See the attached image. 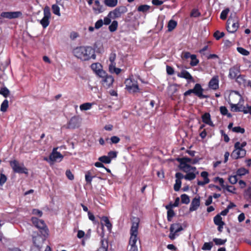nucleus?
<instances>
[{
    "mask_svg": "<svg viewBox=\"0 0 251 251\" xmlns=\"http://www.w3.org/2000/svg\"><path fill=\"white\" fill-rule=\"evenodd\" d=\"M74 55L83 61L95 59L96 55L95 50L91 46H79L74 48L73 50Z\"/></svg>",
    "mask_w": 251,
    "mask_h": 251,
    "instance_id": "nucleus-1",
    "label": "nucleus"
},
{
    "mask_svg": "<svg viewBox=\"0 0 251 251\" xmlns=\"http://www.w3.org/2000/svg\"><path fill=\"white\" fill-rule=\"evenodd\" d=\"M140 221V219L138 217H134L132 219V226L130 230V237L128 246V251H138L136 243L138 241L140 242L138 237Z\"/></svg>",
    "mask_w": 251,
    "mask_h": 251,
    "instance_id": "nucleus-2",
    "label": "nucleus"
},
{
    "mask_svg": "<svg viewBox=\"0 0 251 251\" xmlns=\"http://www.w3.org/2000/svg\"><path fill=\"white\" fill-rule=\"evenodd\" d=\"M226 29L230 33L235 32L239 27V18L236 13H231L226 22Z\"/></svg>",
    "mask_w": 251,
    "mask_h": 251,
    "instance_id": "nucleus-3",
    "label": "nucleus"
},
{
    "mask_svg": "<svg viewBox=\"0 0 251 251\" xmlns=\"http://www.w3.org/2000/svg\"><path fill=\"white\" fill-rule=\"evenodd\" d=\"M126 89L130 93H135L140 92V89L139 87L137 81L130 77L126 79L125 81Z\"/></svg>",
    "mask_w": 251,
    "mask_h": 251,
    "instance_id": "nucleus-4",
    "label": "nucleus"
},
{
    "mask_svg": "<svg viewBox=\"0 0 251 251\" xmlns=\"http://www.w3.org/2000/svg\"><path fill=\"white\" fill-rule=\"evenodd\" d=\"M180 163L179 168L180 170L185 173L190 172L191 171H196V168L192 167L190 164H192V159L188 157H183L178 159Z\"/></svg>",
    "mask_w": 251,
    "mask_h": 251,
    "instance_id": "nucleus-5",
    "label": "nucleus"
},
{
    "mask_svg": "<svg viewBox=\"0 0 251 251\" xmlns=\"http://www.w3.org/2000/svg\"><path fill=\"white\" fill-rule=\"evenodd\" d=\"M10 165L15 173L28 174L27 169L24 166L23 163H20L18 161L14 160L10 162Z\"/></svg>",
    "mask_w": 251,
    "mask_h": 251,
    "instance_id": "nucleus-6",
    "label": "nucleus"
},
{
    "mask_svg": "<svg viewBox=\"0 0 251 251\" xmlns=\"http://www.w3.org/2000/svg\"><path fill=\"white\" fill-rule=\"evenodd\" d=\"M183 230V228L181 224L174 223L172 224L170 228L169 238L171 240H174L179 235L178 233Z\"/></svg>",
    "mask_w": 251,
    "mask_h": 251,
    "instance_id": "nucleus-7",
    "label": "nucleus"
},
{
    "mask_svg": "<svg viewBox=\"0 0 251 251\" xmlns=\"http://www.w3.org/2000/svg\"><path fill=\"white\" fill-rule=\"evenodd\" d=\"M50 17L51 13L50 7L46 6L44 9V17L40 21V23L44 28H46L49 25Z\"/></svg>",
    "mask_w": 251,
    "mask_h": 251,
    "instance_id": "nucleus-8",
    "label": "nucleus"
},
{
    "mask_svg": "<svg viewBox=\"0 0 251 251\" xmlns=\"http://www.w3.org/2000/svg\"><path fill=\"white\" fill-rule=\"evenodd\" d=\"M127 9L125 6H120L115 9L113 11L109 12L108 16L112 19H115L121 16L122 14L125 13Z\"/></svg>",
    "mask_w": 251,
    "mask_h": 251,
    "instance_id": "nucleus-9",
    "label": "nucleus"
},
{
    "mask_svg": "<svg viewBox=\"0 0 251 251\" xmlns=\"http://www.w3.org/2000/svg\"><path fill=\"white\" fill-rule=\"evenodd\" d=\"M57 150V148H54L49 157L50 161L52 164L55 162H60L63 158V156Z\"/></svg>",
    "mask_w": 251,
    "mask_h": 251,
    "instance_id": "nucleus-10",
    "label": "nucleus"
},
{
    "mask_svg": "<svg viewBox=\"0 0 251 251\" xmlns=\"http://www.w3.org/2000/svg\"><path fill=\"white\" fill-rule=\"evenodd\" d=\"M22 13L20 11L2 12L0 13V17L9 19H16L21 17Z\"/></svg>",
    "mask_w": 251,
    "mask_h": 251,
    "instance_id": "nucleus-11",
    "label": "nucleus"
},
{
    "mask_svg": "<svg viewBox=\"0 0 251 251\" xmlns=\"http://www.w3.org/2000/svg\"><path fill=\"white\" fill-rule=\"evenodd\" d=\"M235 149L231 154V157L234 159H237L239 158L243 157L246 154V151L244 149L239 148H234Z\"/></svg>",
    "mask_w": 251,
    "mask_h": 251,
    "instance_id": "nucleus-12",
    "label": "nucleus"
},
{
    "mask_svg": "<svg viewBox=\"0 0 251 251\" xmlns=\"http://www.w3.org/2000/svg\"><path fill=\"white\" fill-rule=\"evenodd\" d=\"M33 242L36 248H41L43 244L45 238L38 234H35L32 237Z\"/></svg>",
    "mask_w": 251,
    "mask_h": 251,
    "instance_id": "nucleus-13",
    "label": "nucleus"
},
{
    "mask_svg": "<svg viewBox=\"0 0 251 251\" xmlns=\"http://www.w3.org/2000/svg\"><path fill=\"white\" fill-rule=\"evenodd\" d=\"M193 90L194 94H195V95L198 96L199 98L203 99L207 98V96L203 95L202 93L203 89L200 84H196L193 88Z\"/></svg>",
    "mask_w": 251,
    "mask_h": 251,
    "instance_id": "nucleus-14",
    "label": "nucleus"
},
{
    "mask_svg": "<svg viewBox=\"0 0 251 251\" xmlns=\"http://www.w3.org/2000/svg\"><path fill=\"white\" fill-rule=\"evenodd\" d=\"M91 68L100 76H104L105 72L101 69V66L100 63H93L91 66Z\"/></svg>",
    "mask_w": 251,
    "mask_h": 251,
    "instance_id": "nucleus-15",
    "label": "nucleus"
},
{
    "mask_svg": "<svg viewBox=\"0 0 251 251\" xmlns=\"http://www.w3.org/2000/svg\"><path fill=\"white\" fill-rule=\"evenodd\" d=\"M240 74V67L236 66H234L229 70L228 77L230 79H235Z\"/></svg>",
    "mask_w": 251,
    "mask_h": 251,
    "instance_id": "nucleus-16",
    "label": "nucleus"
},
{
    "mask_svg": "<svg viewBox=\"0 0 251 251\" xmlns=\"http://www.w3.org/2000/svg\"><path fill=\"white\" fill-rule=\"evenodd\" d=\"M241 96L237 92L234 91L231 93L229 96V103H235L241 100Z\"/></svg>",
    "mask_w": 251,
    "mask_h": 251,
    "instance_id": "nucleus-17",
    "label": "nucleus"
},
{
    "mask_svg": "<svg viewBox=\"0 0 251 251\" xmlns=\"http://www.w3.org/2000/svg\"><path fill=\"white\" fill-rule=\"evenodd\" d=\"M31 221L32 224L38 228L44 229L47 228L45 223L44 221L42 220H39L35 217H32L31 218Z\"/></svg>",
    "mask_w": 251,
    "mask_h": 251,
    "instance_id": "nucleus-18",
    "label": "nucleus"
},
{
    "mask_svg": "<svg viewBox=\"0 0 251 251\" xmlns=\"http://www.w3.org/2000/svg\"><path fill=\"white\" fill-rule=\"evenodd\" d=\"M219 76L218 75L214 76L209 82V87L213 90L218 89L219 88Z\"/></svg>",
    "mask_w": 251,
    "mask_h": 251,
    "instance_id": "nucleus-19",
    "label": "nucleus"
},
{
    "mask_svg": "<svg viewBox=\"0 0 251 251\" xmlns=\"http://www.w3.org/2000/svg\"><path fill=\"white\" fill-rule=\"evenodd\" d=\"M103 78L102 82L104 86L109 87L114 82V78L111 75H107L105 72L104 76H100Z\"/></svg>",
    "mask_w": 251,
    "mask_h": 251,
    "instance_id": "nucleus-20",
    "label": "nucleus"
},
{
    "mask_svg": "<svg viewBox=\"0 0 251 251\" xmlns=\"http://www.w3.org/2000/svg\"><path fill=\"white\" fill-rule=\"evenodd\" d=\"M200 205V197H195L191 202L189 208L190 211H194L196 210Z\"/></svg>",
    "mask_w": 251,
    "mask_h": 251,
    "instance_id": "nucleus-21",
    "label": "nucleus"
},
{
    "mask_svg": "<svg viewBox=\"0 0 251 251\" xmlns=\"http://www.w3.org/2000/svg\"><path fill=\"white\" fill-rule=\"evenodd\" d=\"M177 76L181 78H184L188 80L194 82V80L191 74L187 71L183 70L177 75Z\"/></svg>",
    "mask_w": 251,
    "mask_h": 251,
    "instance_id": "nucleus-22",
    "label": "nucleus"
},
{
    "mask_svg": "<svg viewBox=\"0 0 251 251\" xmlns=\"http://www.w3.org/2000/svg\"><path fill=\"white\" fill-rule=\"evenodd\" d=\"M202 122L210 126H213L212 122L211 120L210 115L208 113H206L202 116Z\"/></svg>",
    "mask_w": 251,
    "mask_h": 251,
    "instance_id": "nucleus-23",
    "label": "nucleus"
},
{
    "mask_svg": "<svg viewBox=\"0 0 251 251\" xmlns=\"http://www.w3.org/2000/svg\"><path fill=\"white\" fill-rule=\"evenodd\" d=\"M93 10L96 13H100L103 11L102 5H100V1L98 0L95 1V6L93 7Z\"/></svg>",
    "mask_w": 251,
    "mask_h": 251,
    "instance_id": "nucleus-24",
    "label": "nucleus"
},
{
    "mask_svg": "<svg viewBox=\"0 0 251 251\" xmlns=\"http://www.w3.org/2000/svg\"><path fill=\"white\" fill-rule=\"evenodd\" d=\"M187 174L184 176V178L186 180H192L196 178V174H198V172L191 171L186 173Z\"/></svg>",
    "mask_w": 251,
    "mask_h": 251,
    "instance_id": "nucleus-25",
    "label": "nucleus"
},
{
    "mask_svg": "<svg viewBox=\"0 0 251 251\" xmlns=\"http://www.w3.org/2000/svg\"><path fill=\"white\" fill-rule=\"evenodd\" d=\"M108 246L107 241L105 240L101 239L100 241V247L97 251H107Z\"/></svg>",
    "mask_w": 251,
    "mask_h": 251,
    "instance_id": "nucleus-26",
    "label": "nucleus"
},
{
    "mask_svg": "<svg viewBox=\"0 0 251 251\" xmlns=\"http://www.w3.org/2000/svg\"><path fill=\"white\" fill-rule=\"evenodd\" d=\"M231 110L234 112L243 111L244 107L242 106H238V103H230Z\"/></svg>",
    "mask_w": 251,
    "mask_h": 251,
    "instance_id": "nucleus-27",
    "label": "nucleus"
},
{
    "mask_svg": "<svg viewBox=\"0 0 251 251\" xmlns=\"http://www.w3.org/2000/svg\"><path fill=\"white\" fill-rule=\"evenodd\" d=\"M94 103L86 102L81 104L79 106L81 111H86L90 109Z\"/></svg>",
    "mask_w": 251,
    "mask_h": 251,
    "instance_id": "nucleus-28",
    "label": "nucleus"
},
{
    "mask_svg": "<svg viewBox=\"0 0 251 251\" xmlns=\"http://www.w3.org/2000/svg\"><path fill=\"white\" fill-rule=\"evenodd\" d=\"M104 4L110 7H113L117 5L118 3L117 0H104Z\"/></svg>",
    "mask_w": 251,
    "mask_h": 251,
    "instance_id": "nucleus-29",
    "label": "nucleus"
},
{
    "mask_svg": "<svg viewBox=\"0 0 251 251\" xmlns=\"http://www.w3.org/2000/svg\"><path fill=\"white\" fill-rule=\"evenodd\" d=\"M77 119L75 117L71 119L68 124V127L69 128H75L76 126Z\"/></svg>",
    "mask_w": 251,
    "mask_h": 251,
    "instance_id": "nucleus-30",
    "label": "nucleus"
},
{
    "mask_svg": "<svg viewBox=\"0 0 251 251\" xmlns=\"http://www.w3.org/2000/svg\"><path fill=\"white\" fill-rule=\"evenodd\" d=\"M177 23L176 21L171 20L169 21L168 24V28L169 31H172L176 26Z\"/></svg>",
    "mask_w": 251,
    "mask_h": 251,
    "instance_id": "nucleus-31",
    "label": "nucleus"
},
{
    "mask_svg": "<svg viewBox=\"0 0 251 251\" xmlns=\"http://www.w3.org/2000/svg\"><path fill=\"white\" fill-rule=\"evenodd\" d=\"M178 86L176 84H173L168 87L169 93L171 95H174L177 91Z\"/></svg>",
    "mask_w": 251,
    "mask_h": 251,
    "instance_id": "nucleus-32",
    "label": "nucleus"
},
{
    "mask_svg": "<svg viewBox=\"0 0 251 251\" xmlns=\"http://www.w3.org/2000/svg\"><path fill=\"white\" fill-rule=\"evenodd\" d=\"M115 66L116 64L109 65V69L111 73H115L116 74L118 75L120 73L121 70L119 68H116Z\"/></svg>",
    "mask_w": 251,
    "mask_h": 251,
    "instance_id": "nucleus-33",
    "label": "nucleus"
},
{
    "mask_svg": "<svg viewBox=\"0 0 251 251\" xmlns=\"http://www.w3.org/2000/svg\"><path fill=\"white\" fill-rule=\"evenodd\" d=\"M102 220L104 222L105 226L107 229L110 231L112 228V224L110 223L108 218L107 217L103 216L101 218Z\"/></svg>",
    "mask_w": 251,
    "mask_h": 251,
    "instance_id": "nucleus-34",
    "label": "nucleus"
},
{
    "mask_svg": "<svg viewBox=\"0 0 251 251\" xmlns=\"http://www.w3.org/2000/svg\"><path fill=\"white\" fill-rule=\"evenodd\" d=\"M236 81L240 85H245L246 83V79L245 78V76L243 75H239L236 78Z\"/></svg>",
    "mask_w": 251,
    "mask_h": 251,
    "instance_id": "nucleus-35",
    "label": "nucleus"
},
{
    "mask_svg": "<svg viewBox=\"0 0 251 251\" xmlns=\"http://www.w3.org/2000/svg\"><path fill=\"white\" fill-rule=\"evenodd\" d=\"M214 223L216 225H219L222 224H224L225 223L222 221V218L220 215H217L214 218Z\"/></svg>",
    "mask_w": 251,
    "mask_h": 251,
    "instance_id": "nucleus-36",
    "label": "nucleus"
},
{
    "mask_svg": "<svg viewBox=\"0 0 251 251\" xmlns=\"http://www.w3.org/2000/svg\"><path fill=\"white\" fill-rule=\"evenodd\" d=\"M8 101L7 100H5L1 104L0 111L5 112L7 111V108L8 107Z\"/></svg>",
    "mask_w": 251,
    "mask_h": 251,
    "instance_id": "nucleus-37",
    "label": "nucleus"
},
{
    "mask_svg": "<svg viewBox=\"0 0 251 251\" xmlns=\"http://www.w3.org/2000/svg\"><path fill=\"white\" fill-rule=\"evenodd\" d=\"M249 172L248 170L244 168H239L236 172V175L237 176H242L248 174Z\"/></svg>",
    "mask_w": 251,
    "mask_h": 251,
    "instance_id": "nucleus-38",
    "label": "nucleus"
},
{
    "mask_svg": "<svg viewBox=\"0 0 251 251\" xmlns=\"http://www.w3.org/2000/svg\"><path fill=\"white\" fill-rule=\"evenodd\" d=\"M118 22L116 21H114L112 23V24L109 26V29L111 32H114L116 31L118 27Z\"/></svg>",
    "mask_w": 251,
    "mask_h": 251,
    "instance_id": "nucleus-39",
    "label": "nucleus"
},
{
    "mask_svg": "<svg viewBox=\"0 0 251 251\" xmlns=\"http://www.w3.org/2000/svg\"><path fill=\"white\" fill-rule=\"evenodd\" d=\"M52 10L53 13L58 16H60L61 15L60 12V8L59 7L56 5V4H53L52 5Z\"/></svg>",
    "mask_w": 251,
    "mask_h": 251,
    "instance_id": "nucleus-40",
    "label": "nucleus"
},
{
    "mask_svg": "<svg viewBox=\"0 0 251 251\" xmlns=\"http://www.w3.org/2000/svg\"><path fill=\"white\" fill-rule=\"evenodd\" d=\"M99 160L102 163L106 164H109L111 162V159H110V157H108V156L105 155L99 157Z\"/></svg>",
    "mask_w": 251,
    "mask_h": 251,
    "instance_id": "nucleus-41",
    "label": "nucleus"
},
{
    "mask_svg": "<svg viewBox=\"0 0 251 251\" xmlns=\"http://www.w3.org/2000/svg\"><path fill=\"white\" fill-rule=\"evenodd\" d=\"M229 12V9L228 8H226L225 10H223L220 15V18L222 20H226Z\"/></svg>",
    "mask_w": 251,
    "mask_h": 251,
    "instance_id": "nucleus-42",
    "label": "nucleus"
},
{
    "mask_svg": "<svg viewBox=\"0 0 251 251\" xmlns=\"http://www.w3.org/2000/svg\"><path fill=\"white\" fill-rule=\"evenodd\" d=\"M212 247L213 243L212 242H206L204 243L202 247V250L204 251H209L211 249Z\"/></svg>",
    "mask_w": 251,
    "mask_h": 251,
    "instance_id": "nucleus-43",
    "label": "nucleus"
},
{
    "mask_svg": "<svg viewBox=\"0 0 251 251\" xmlns=\"http://www.w3.org/2000/svg\"><path fill=\"white\" fill-rule=\"evenodd\" d=\"M9 94V90L6 87L2 88L0 90V94L3 95L4 98H7Z\"/></svg>",
    "mask_w": 251,
    "mask_h": 251,
    "instance_id": "nucleus-44",
    "label": "nucleus"
},
{
    "mask_svg": "<svg viewBox=\"0 0 251 251\" xmlns=\"http://www.w3.org/2000/svg\"><path fill=\"white\" fill-rule=\"evenodd\" d=\"M181 202L183 203L188 204L190 202V199L186 194H182L181 195Z\"/></svg>",
    "mask_w": 251,
    "mask_h": 251,
    "instance_id": "nucleus-45",
    "label": "nucleus"
},
{
    "mask_svg": "<svg viewBox=\"0 0 251 251\" xmlns=\"http://www.w3.org/2000/svg\"><path fill=\"white\" fill-rule=\"evenodd\" d=\"M191 59V61L190 62V65L192 66H195L199 63V60L197 59L196 55L195 54H192L191 57L190 58Z\"/></svg>",
    "mask_w": 251,
    "mask_h": 251,
    "instance_id": "nucleus-46",
    "label": "nucleus"
},
{
    "mask_svg": "<svg viewBox=\"0 0 251 251\" xmlns=\"http://www.w3.org/2000/svg\"><path fill=\"white\" fill-rule=\"evenodd\" d=\"M150 8V6L148 5H141L138 7V10L139 11L145 12L149 10Z\"/></svg>",
    "mask_w": 251,
    "mask_h": 251,
    "instance_id": "nucleus-47",
    "label": "nucleus"
},
{
    "mask_svg": "<svg viewBox=\"0 0 251 251\" xmlns=\"http://www.w3.org/2000/svg\"><path fill=\"white\" fill-rule=\"evenodd\" d=\"M237 175L234 176H231L228 178V180L232 184H234L237 183L238 178Z\"/></svg>",
    "mask_w": 251,
    "mask_h": 251,
    "instance_id": "nucleus-48",
    "label": "nucleus"
},
{
    "mask_svg": "<svg viewBox=\"0 0 251 251\" xmlns=\"http://www.w3.org/2000/svg\"><path fill=\"white\" fill-rule=\"evenodd\" d=\"M181 185V181L180 180H179L178 179H176V183L174 185V190L176 191H178L180 188Z\"/></svg>",
    "mask_w": 251,
    "mask_h": 251,
    "instance_id": "nucleus-49",
    "label": "nucleus"
},
{
    "mask_svg": "<svg viewBox=\"0 0 251 251\" xmlns=\"http://www.w3.org/2000/svg\"><path fill=\"white\" fill-rule=\"evenodd\" d=\"M213 241L217 245H224L226 242V239L223 240L219 238H214L213 239Z\"/></svg>",
    "mask_w": 251,
    "mask_h": 251,
    "instance_id": "nucleus-50",
    "label": "nucleus"
},
{
    "mask_svg": "<svg viewBox=\"0 0 251 251\" xmlns=\"http://www.w3.org/2000/svg\"><path fill=\"white\" fill-rule=\"evenodd\" d=\"M175 215V212L173 209H169L167 211V219L168 221L171 222L172 218Z\"/></svg>",
    "mask_w": 251,
    "mask_h": 251,
    "instance_id": "nucleus-51",
    "label": "nucleus"
},
{
    "mask_svg": "<svg viewBox=\"0 0 251 251\" xmlns=\"http://www.w3.org/2000/svg\"><path fill=\"white\" fill-rule=\"evenodd\" d=\"M85 177L86 182L89 184H91L93 177L91 176V172L90 171H88L86 173Z\"/></svg>",
    "mask_w": 251,
    "mask_h": 251,
    "instance_id": "nucleus-52",
    "label": "nucleus"
},
{
    "mask_svg": "<svg viewBox=\"0 0 251 251\" xmlns=\"http://www.w3.org/2000/svg\"><path fill=\"white\" fill-rule=\"evenodd\" d=\"M116 54L115 52H111L109 56V61H110L111 63L109 65H113L116 64L115 62V60L116 59Z\"/></svg>",
    "mask_w": 251,
    "mask_h": 251,
    "instance_id": "nucleus-53",
    "label": "nucleus"
},
{
    "mask_svg": "<svg viewBox=\"0 0 251 251\" xmlns=\"http://www.w3.org/2000/svg\"><path fill=\"white\" fill-rule=\"evenodd\" d=\"M232 130L236 133H244L245 132V129L241 128L240 126H235L232 128Z\"/></svg>",
    "mask_w": 251,
    "mask_h": 251,
    "instance_id": "nucleus-54",
    "label": "nucleus"
},
{
    "mask_svg": "<svg viewBox=\"0 0 251 251\" xmlns=\"http://www.w3.org/2000/svg\"><path fill=\"white\" fill-rule=\"evenodd\" d=\"M225 34L223 32H220L219 31H216L214 34V36L217 40H219L221 38L224 36Z\"/></svg>",
    "mask_w": 251,
    "mask_h": 251,
    "instance_id": "nucleus-55",
    "label": "nucleus"
},
{
    "mask_svg": "<svg viewBox=\"0 0 251 251\" xmlns=\"http://www.w3.org/2000/svg\"><path fill=\"white\" fill-rule=\"evenodd\" d=\"M237 50L239 52H240L241 54L244 55H248L249 54V52L243 48H237Z\"/></svg>",
    "mask_w": 251,
    "mask_h": 251,
    "instance_id": "nucleus-56",
    "label": "nucleus"
},
{
    "mask_svg": "<svg viewBox=\"0 0 251 251\" xmlns=\"http://www.w3.org/2000/svg\"><path fill=\"white\" fill-rule=\"evenodd\" d=\"M7 177L4 174L1 173L0 175V185L2 186L6 181Z\"/></svg>",
    "mask_w": 251,
    "mask_h": 251,
    "instance_id": "nucleus-57",
    "label": "nucleus"
},
{
    "mask_svg": "<svg viewBox=\"0 0 251 251\" xmlns=\"http://www.w3.org/2000/svg\"><path fill=\"white\" fill-rule=\"evenodd\" d=\"M247 145L246 142H243L242 143H240L239 142H237L234 144V148H239L240 149H243L244 147H245Z\"/></svg>",
    "mask_w": 251,
    "mask_h": 251,
    "instance_id": "nucleus-58",
    "label": "nucleus"
},
{
    "mask_svg": "<svg viewBox=\"0 0 251 251\" xmlns=\"http://www.w3.org/2000/svg\"><path fill=\"white\" fill-rule=\"evenodd\" d=\"M225 188L229 192L235 194L236 193V189L234 187L229 185H226Z\"/></svg>",
    "mask_w": 251,
    "mask_h": 251,
    "instance_id": "nucleus-59",
    "label": "nucleus"
},
{
    "mask_svg": "<svg viewBox=\"0 0 251 251\" xmlns=\"http://www.w3.org/2000/svg\"><path fill=\"white\" fill-rule=\"evenodd\" d=\"M245 196L251 201V187H249L245 191Z\"/></svg>",
    "mask_w": 251,
    "mask_h": 251,
    "instance_id": "nucleus-60",
    "label": "nucleus"
},
{
    "mask_svg": "<svg viewBox=\"0 0 251 251\" xmlns=\"http://www.w3.org/2000/svg\"><path fill=\"white\" fill-rule=\"evenodd\" d=\"M201 177L203 178L204 180L208 182H209L210 180L208 178V174L207 172H202L201 174Z\"/></svg>",
    "mask_w": 251,
    "mask_h": 251,
    "instance_id": "nucleus-61",
    "label": "nucleus"
},
{
    "mask_svg": "<svg viewBox=\"0 0 251 251\" xmlns=\"http://www.w3.org/2000/svg\"><path fill=\"white\" fill-rule=\"evenodd\" d=\"M103 24V21L100 19L96 22L95 25V28L96 29H99L100 28Z\"/></svg>",
    "mask_w": 251,
    "mask_h": 251,
    "instance_id": "nucleus-62",
    "label": "nucleus"
},
{
    "mask_svg": "<svg viewBox=\"0 0 251 251\" xmlns=\"http://www.w3.org/2000/svg\"><path fill=\"white\" fill-rule=\"evenodd\" d=\"M66 175L68 178L70 180H73L74 179V175L72 174L70 170H67L66 172Z\"/></svg>",
    "mask_w": 251,
    "mask_h": 251,
    "instance_id": "nucleus-63",
    "label": "nucleus"
},
{
    "mask_svg": "<svg viewBox=\"0 0 251 251\" xmlns=\"http://www.w3.org/2000/svg\"><path fill=\"white\" fill-rule=\"evenodd\" d=\"M111 143L113 144H117L119 142L120 139L116 136H112L110 138Z\"/></svg>",
    "mask_w": 251,
    "mask_h": 251,
    "instance_id": "nucleus-64",
    "label": "nucleus"
}]
</instances>
